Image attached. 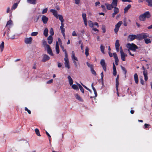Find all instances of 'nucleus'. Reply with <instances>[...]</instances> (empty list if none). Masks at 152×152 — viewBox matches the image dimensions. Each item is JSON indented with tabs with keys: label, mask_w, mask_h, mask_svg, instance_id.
<instances>
[{
	"label": "nucleus",
	"mask_w": 152,
	"mask_h": 152,
	"mask_svg": "<svg viewBox=\"0 0 152 152\" xmlns=\"http://www.w3.org/2000/svg\"><path fill=\"white\" fill-rule=\"evenodd\" d=\"M68 79L69 82V83L70 86L72 85L73 83V81L70 75H69L67 77Z\"/></svg>",
	"instance_id": "nucleus-24"
},
{
	"label": "nucleus",
	"mask_w": 152,
	"mask_h": 152,
	"mask_svg": "<svg viewBox=\"0 0 152 152\" xmlns=\"http://www.w3.org/2000/svg\"><path fill=\"white\" fill-rule=\"evenodd\" d=\"M89 49L88 47H86L85 49V54L86 57H87L89 55Z\"/></svg>",
	"instance_id": "nucleus-31"
},
{
	"label": "nucleus",
	"mask_w": 152,
	"mask_h": 152,
	"mask_svg": "<svg viewBox=\"0 0 152 152\" xmlns=\"http://www.w3.org/2000/svg\"><path fill=\"white\" fill-rule=\"evenodd\" d=\"M53 81V79H51L50 80H49L47 82V83L48 84H50L52 83Z\"/></svg>",
	"instance_id": "nucleus-56"
},
{
	"label": "nucleus",
	"mask_w": 152,
	"mask_h": 152,
	"mask_svg": "<svg viewBox=\"0 0 152 152\" xmlns=\"http://www.w3.org/2000/svg\"><path fill=\"white\" fill-rule=\"evenodd\" d=\"M137 39L139 40L145 39V38L149 37V35L146 33H142L140 34H138Z\"/></svg>",
	"instance_id": "nucleus-1"
},
{
	"label": "nucleus",
	"mask_w": 152,
	"mask_h": 152,
	"mask_svg": "<svg viewBox=\"0 0 152 152\" xmlns=\"http://www.w3.org/2000/svg\"><path fill=\"white\" fill-rule=\"evenodd\" d=\"M62 66V65H61V63H59V62H58V67H59V68H60V67H61Z\"/></svg>",
	"instance_id": "nucleus-62"
},
{
	"label": "nucleus",
	"mask_w": 152,
	"mask_h": 152,
	"mask_svg": "<svg viewBox=\"0 0 152 152\" xmlns=\"http://www.w3.org/2000/svg\"><path fill=\"white\" fill-rule=\"evenodd\" d=\"M4 47V42H2L1 44L0 45V49H1V52L3 51Z\"/></svg>",
	"instance_id": "nucleus-30"
},
{
	"label": "nucleus",
	"mask_w": 152,
	"mask_h": 152,
	"mask_svg": "<svg viewBox=\"0 0 152 152\" xmlns=\"http://www.w3.org/2000/svg\"><path fill=\"white\" fill-rule=\"evenodd\" d=\"M35 132L36 134L39 136H40L41 135L40 134V132L39 130L37 128L35 129Z\"/></svg>",
	"instance_id": "nucleus-34"
},
{
	"label": "nucleus",
	"mask_w": 152,
	"mask_h": 152,
	"mask_svg": "<svg viewBox=\"0 0 152 152\" xmlns=\"http://www.w3.org/2000/svg\"><path fill=\"white\" fill-rule=\"evenodd\" d=\"M72 58L73 61H78V59L75 56V53L74 51H72Z\"/></svg>",
	"instance_id": "nucleus-19"
},
{
	"label": "nucleus",
	"mask_w": 152,
	"mask_h": 152,
	"mask_svg": "<svg viewBox=\"0 0 152 152\" xmlns=\"http://www.w3.org/2000/svg\"><path fill=\"white\" fill-rule=\"evenodd\" d=\"M100 64L102 66L104 70L106 72V64L104 60L102 59L100 61Z\"/></svg>",
	"instance_id": "nucleus-11"
},
{
	"label": "nucleus",
	"mask_w": 152,
	"mask_h": 152,
	"mask_svg": "<svg viewBox=\"0 0 152 152\" xmlns=\"http://www.w3.org/2000/svg\"><path fill=\"white\" fill-rule=\"evenodd\" d=\"M122 24V22L121 21H120L115 25V28L114 29V31L116 34L117 33L119 28Z\"/></svg>",
	"instance_id": "nucleus-5"
},
{
	"label": "nucleus",
	"mask_w": 152,
	"mask_h": 152,
	"mask_svg": "<svg viewBox=\"0 0 152 152\" xmlns=\"http://www.w3.org/2000/svg\"><path fill=\"white\" fill-rule=\"evenodd\" d=\"M91 70L92 73L93 74L95 75H96V72L95 71L94 69L93 68L91 69Z\"/></svg>",
	"instance_id": "nucleus-47"
},
{
	"label": "nucleus",
	"mask_w": 152,
	"mask_h": 152,
	"mask_svg": "<svg viewBox=\"0 0 152 152\" xmlns=\"http://www.w3.org/2000/svg\"><path fill=\"white\" fill-rule=\"evenodd\" d=\"M38 33L37 32H32L31 34V36H36L38 34Z\"/></svg>",
	"instance_id": "nucleus-46"
},
{
	"label": "nucleus",
	"mask_w": 152,
	"mask_h": 152,
	"mask_svg": "<svg viewBox=\"0 0 152 152\" xmlns=\"http://www.w3.org/2000/svg\"><path fill=\"white\" fill-rule=\"evenodd\" d=\"M47 11H48L47 8H46L44 9L42 11V13L44 14V13H46L47 12Z\"/></svg>",
	"instance_id": "nucleus-48"
},
{
	"label": "nucleus",
	"mask_w": 152,
	"mask_h": 152,
	"mask_svg": "<svg viewBox=\"0 0 152 152\" xmlns=\"http://www.w3.org/2000/svg\"><path fill=\"white\" fill-rule=\"evenodd\" d=\"M28 2L31 4H35L36 3V0H27Z\"/></svg>",
	"instance_id": "nucleus-33"
},
{
	"label": "nucleus",
	"mask_w": 152,
	"mask_h": 152,
	"mask_svg": "<svg viewBox=\"0 0 152 152\" xmlns=\"http://www.w3.org/2000/svg\"><path fill=\"white\" fill-rule=\"evenodd\" d=\"M48 43L50 44H51L53 42V37L51 35H50L47 39Z\"/></svg>",
	"instance_id": "nucleus-21"
},
{
	"label": "nucleus",
	"mask_w": 152,
	"mask_h": 152,
	"mask_svg": "<svg viewBox=\"0 0 152 152\" xmlns=\"http://www.w3.org/2000/svg\"><path fill=\"white\" fill-rule=\"evenodd\" d=\"M18 6V4L17 3H15L13 5L12 7V9H15Z\"/></svg>",
	"instance_id": "nucleus-42"
},
{
	"label": "nucleus",
	"mask_w": 152,
	"mask_h": 152,
	"mask_svg": "<svg viewBox=\"0 0 152 152\" xmlns=\"http://www.w3.org/2000/svg\"><path fill=\"white\" fill-rule=\"evenodd\" d=\"M41 18L42 19H48V18H47L45 16L41 15H39L38 17V19L39 18Z\"/></svg>",
	"instance_id": "nucleus-36"
},
{
	"label": "nucleus",
	"mask_w": 152,
	"mask_h": 152,
	"mask_svg": "<svg viewBox=\"0 0 152 152\" xmlns=\"http://www.w3.org/2000/svg\"><path fill=\"white\" fill-rule=\"evenodd\" d=\"M50 35H51L52 36L54 34L53 30L52 28H51L50 29Z\"/></svg>",
	"instance_id": "nucleus-43"
},
{
	"label": "nucleus",
	"mask_w": 152,
	"mask_h": 152,
	"mask_svg": "<svg viewBox=\"0 0 152 152\" xmlns=\"http://www.w3.org/2000/svg\"><path fill=\"white\" fill-rule=\"evenodd\" d=\"M60 46L61 49H62L63 52H65L66 51V49L64 48V47L62 45V44H60Z\"/></svg>",
	"instance_id": "nucleus-45"
},
{
	"label": "nucleus",
	"mask_w": 152,
	"mask_h": 152,
	"mask_svg": "<svg viewBox=\"0 0 152 152\" xmlns=\"http://www.w3.org/2000/svg\"><path fill=\"white\" fill-rule=\"evenodd\" d=\"M115 45L116 50L117 52H118L119 50L120 44L119 43V40H116L115 42Z\"/></svg>",
	"instance_id": "nucleus-15"
},
{
	"label": "nucleus",
	"mask_w": 152,
	"mask_h": 152,
	"mask_svg": "<svg viewBox=\"0 0 152 152\" xmlns=\"http://www.w3.org/2000/svg\"><path fill=\"white\" fill-rule=\"evenodd\" d=\"M72 88L75 90H77V89L78 90H79L78 87L77 86L75 85V84H73L72 85Z\"/></svg>",
	"instance_id": "nucleus-39"
},
{
	"label": "nucleus",
	"mask_w": 152,
	"mask_h": 152,
	"mask_svg": "<svg viewBox=\"0 0 152 152\" xmlns=\"http://www.w3.org/2000/svg\"><path fill=\"white\" fill-rule=\"evenodd\" d=\"M113 57L115 59V62L116 65H118L119 60L116 53H113Z\"/></svg>",
	"instance_id": "nucleus-9"
},
{
	"label": "nucleus",
	"mask_w": 152,
	"mask_h": 152,
	"mask_svg": "<svg viewBox=\"0 0 152 152\" xmlns=\"http://www.w3.org/2000/svg\"><path fill=\"white\" fill-rule=\"evenodd\" d=\"M113 3V1H112L111 4H109L108 3L105 4V5L106 6L107 8V10H111L114 7L117 6V4H116V5L115 4V5Z\"/></svg>",
	"instance_id": "nucleus-7"
},
{
	"label": "nucleus",
	"mask_w": 152,
	"mask_h": 152,
	"mask_svg": "<svg viewBox=\"0 0 152 152\" xmlns=\"http://www.w3.org/2000/svg\"><path fill=\"white\" fill-rule=\"evenodd\" d=\"M12 22L11 20H9L7 22L6 27H7V28L9 29L12 25Z\"/></svg>",
	"instance_id": "nucleus-13"
},
{
	"label": "nucleus",
	"mask_w": 152,
	"mask_h": 152,
	"mask_svg": "<svg viewBox=\"0 0 152 152\" xmlns=\"http://www.w3.org/2000/svg\"><path fill=\"white\" fill-rule=\"evenodd\" d=\"M118 79H119V76L118 75L115 79L116 88V90L118 92V86H119V84Z\"/></svg>",
	"instance_id": "nucleus-18"
},
{
	"label": "nucleus",
	"mask_w": 152,
	"mask_h": 152,
	"mask_svg": "<svg viewBox=\"0 0 152 152\" xmlns=\"http://www.w3.org/2000/svg\"><path fill=\"white\" fill-rule=\"evenodd\" d=\"M83 43H81L80 46L82 50H83Z\"/></svg>",
	"instance_id": "nucleus-57"
},
{
	"label": "nucleus",
	"mask_w": 152,
	"mask_h": 152,
	"mask_svg": "<svg viewBox=\"0 0 152 152\" xmlns=\"http://www.w3.org/2000/svg\"><path fill=\"white\" fill-rule=\"evenodd\" d=\"M127 47L129 49L131 50L135 51L136 49H138V47L135 44L129 43L127 45Z\"/></svg>",
	"instance_id": "nucleus-3"
},
{
	"label": "nucleus",
	"mask_w": 152,
	"mask_h": 152,
	"mask_svg": "<svg viewBox=\"0 0 152 152\" xmlns=\"http://www.w3.org/2000/svg\"><path fill=\"white\" fill-rule=\"evenodd\" d=\"M50 59V57L48 55L45 54L43 55V58L42 61V62H45L49 60Z\"/></svg>",
	"instance_id": "nucleus-12"
},
{
	"label": "nucleus",
	"mask_w": 152,
	"mask_h": 152,
	"mask_svg": "<svg viewBox=\"0 0 152 152\" xmlns=\"http://www.w3.org/2000/svg\"><path fill=\"white\" fill-rule=\"evenodd\" d=\"M47 42L45 40H43L42 44H43V45H46V48H47V45H48V44H47Z\"/></svg>",
	"instance_id": "nucleus-50"
},
{
	"label": "nucleus",
	"mask_w": 152,
	"mask_h": 152,
	"mask_svg": "<svg viewBox=\"0 0 152 152\" xmlns=\"http://www.w3.org/2000/svg\"><path fill=\"white\" fill-rule=\"evenodd\" d=\"M143 73L145 77V80L146 81L148 80L147 71H143Z\"/></svg>",
	"instance_id": "nucleus-20"
},
{
	"label": "nucleus",
	"mask_w": 152,
	"mask_h": 152,
	"mask_svg": "<svg viewBox=\"0 0 152 152\" xmlns=\"http://www.w3.org/2000/svg\"><path fill=\"white\" fill-rule=\"evenodd\" d=\"M84 22V24L86 26L87 25V20H83Z\"/></svg>",
	"instance_id": "nucleus-60"
},
{
	"label": "nucleus",
	"mask_w": 152,
	"mask_h": 152,
	"mask_svg": "<svg viewBox=\"0 0 152 152\" xmlns=\"http://www.w3.org/2000/svg\"><path fill=\"white\" fill-rule=\"evenodd\" d=\"M61 20V26L60 28H63L64 27V20Z\"/></svg>",
	"instance_id": "nucleus-41"
},
{
	"label": "nucleus",
	"mask_w": 152,
	"mask_h": 152,
	"mask_svg": "<svg viewBox=\"0 0 152 152\" xmlns=\"http://www.w3.org/2000/svg\"><path fill=\"white\" fill-rule=\"evenodd\" d=\"M113 74L114 76H115L117 74V71L116 70V67L114 63H113Z\"/></svg>",
	"instance_id": "nucleus-23"
},
{
	"label": "nucleus",
	"mask_w": 152,
	"mask_h": 152,
	"mask_svg": "<svg viewBox=\"0 0 152 152\" xmlns=\"http://www.w3.org/2000/svg\"><path fill=\"white\" fill-rule=\"evenodd\" d=\"M75 97L76 99L79 101L80 102H82L83 101L82 99L78 94H75Z\"/></svg>",
	"instance_id": "nucleus-26"
},
{
	"label": "nucleus",
	"mask_w": 152,
	"mask_h": 152,
	"mask_svg": "<svg viewBox=\"0 0 152 152\" xmlns=\"http://www.w3.org/2000/svg\"><path fill=\"white\" fill-rule=\"evenodd\" d=\"M100 49H101V51L104 54L105 53L104 52V46H103L102 45H101L100 46Z\"/></svg>",
	"instance_id": "nucleus-35"
},
{
	"label": "nucleus",
	"mask_w": 152,
	"mask_h": 152,
	"mask_svg": "<svg viewBox=\"0 0 152 152\" xmlns=\"http://www.w3.org/2000/svg\"><path fill=\"white\" fill-rule=\"evenodd\" d=\"M146 1L148 3V5L149 6H152V0H147Z\"/></svg>",
	"instance_id": "nucleus-40"
},
{
	"label": "nucleus",
	"mask_w": 152,
	"mask_h": 152,
	"mask_svg": "<svg viewBox=\"0 0 152 152\" xmlns=\"http://www.w3.org/2000/svg\"><path fill=\"white\" fill-rule=\"evenodd\" d=\"M72 35L73 36H77V34L75 31H74L72 33Z\"/></svg>",
	"instance_id": "nucleus-59"
},
{
	"label": "nucleus",
	"mask_w": 152,
	"mask_h": 152,
	"mask_svg": "<svg viewBox=\"0 0 152 152\" xmlns=\"http://www.w3.org/2000/svg\"><path fill=\"white\" fill-rule=\"evenodd\" d=\"M50 12L53 13V15L56 18L58 19V18L59 19H63V17L62 15H57V12L56 10L51 9L50 10Z\"/></svg>",
	"instance_id": "nucleus-4"
},
{
	"label": "nucleus",
	"mask_w": 152,
	"mask_h": 152,
	"mask_svg": "<svg viewBox=\"0 0 152 152\" xmlns=\"http://www.w3.org/2000/svg\"><path fill=\"white\" fill-rule=\"evenodd\" d=\"M101 80L102 84H103V77H104V74H103V72H101ZM100 80H101L100 79L99 80V82H100Z\"/></svg>",
	"instance_id": "nucleus-32"
},
{
	"label": "nucleus",
	"mask_w": 152,
	"mask_h": 152,
	"mask_svg": "<svg viewBox=\"0 0 152 152\" xmlns=\"http://www.w3.org/2000/svg\"><path fill=\"white\" fill-rule=\"evenodd\" d=\"M46 133L48 137L49 140L50 141V139L51 138V136L47 131H46Z\"/></svg>",
	"instance_id": "nucleus-52"
},
{
	"label": "nucleus",
	"mask_w": 152,
	"mask_h": 152,
	"mask_svg": "<svg viewBox=\"0 0 152 152\" xmlns=\"http://www.w3.org/2000/svg\"><path fill=\"white\" fill-rule=\"evenodd\" d=\"M140 83L142 85H144L145 84L144 82V81L143 80L142 78L140 79Z\"/></svg>",
	"instance_id": "nucleus-49"
},
{
	"label": "nucleus",
	"mask_w": 152,
	"mask_h": 152,
	"mask_svg": "<svg viewBox=\"0 0 152 152\" xmlns=\"http://www.w3.org/2000/svg\"><path fill=\"white\" fill-rule=\"evenodd\" d=\"M32 41V38L31 37L26 38L25 39V42L26 44H31Z\"/></svg>",
	"instance_id": "nucleus-14"
},
{
	"label": "nucleus",
	"mask_w": 152,
	"mask_h": 152,
	"mask_svg": "<svg viewBox=\"0 0 152 152\" xmlns=\"http://www.w3.org/2000/svg\"><path fill=\"white\" fill-rule=\"evenodd\" d=\"M48 29L47 28H46L44 31V34L45 37H47L48 36Z\"/></svg>",
	"instance_id": "nucleus-27"
},
{
	"label": "nucleus",
	"mask_w": 152,
	"mask_h": 152,
	"mask_svg": "<svg viewBox=\"0 0 152 152\" xmlns=\"http://www.w3.org/2000/svg\"><path fill=\"white\" fill-rule=\"evenodd\" d=\"M131 7V5L130 4L128 5L124 9V13H126Z\"/></svg>",
	"instance_id": "nucleus-25"
},
{
	"label": "nucleus",
	"mask_w": 152,
	"mask_h": 152,
	"mask_svg": "<svg viewBox=\"0 0 152 152\" xmlns=\"http://www.w3.org/2000/svg\"><path fill=\"white\" fill-rule=\"evenodd\" d=\"M43 23H46L48 21V20H42Z\"/></svg>",
	"instance_id": "nucleus-61"
},
{
	"label": "nucleus",
	"mask_w": 152,
	"mask_h": 152,
	"mask_svg": "<svg viewBox=\"0 0 152 152\" xmlns=\"http://www.w3.org/2000/svg\"><path fill=\"white\" fill-rule=\"evenodd\" d=\"M65 61L64 64L65 67L66 68H67L68 69L70 68V66L69 65V61L68 59H66V58L64 59Z\"/></svg>",
	"instance_id": "nucleus-16"
},
{
	"label": "nucleus",
	"mask_w": 152,
	"mask_h": 152,
	"mask_svg": "<svg viewBox=\"0 0 152 152\" xmlns=\"http://www.w3.org/2000/svg\"><path fill=\"white\" fill-rule=\"evenodd\" d=\"M61 30V33L65 32V28H60Z\"/></svg>",
	"instance_id": "nucleus-63"
},
{
	"label": "nucleus",
	"mask_w": 152,
	"mask_h": 152,
	"mask_svg": "<svg viewBox=\"0 0 152 152\" xmlns=\"http://www.w3.org/2000/svg\"><path fill=\"white\" fill-rule=\"evenodd\" d=\"M134 79L135 83L137 84L138 83L139 79L138 75L136 73L134 74Z\"/></svg>",
	"instance_id": "nucleus-17"
},
{
	"label": "nucleus",
	"mask_w": 152,
	"mask_h": 152,
	"mask_svg": "<svg viewBox=\"0 0 152 152\" xmlns=\"http://www.w3.org/2000/svg\"><path fill=\"white\" fill-rule=\"evenodd\" d=\"M102 28L103 32L105 33L106 31V29L104 26H102Z\"/></svg>",
	"instance_id": "nucleus-51"
},
{
	"label": "nucleus",
	"mask_w": 152,
	"mask_h": 152,
	"mask_svg": "<svg viewBox=\"0 0 152 152\" xmlns=\"http://www.w3.org/2000/svg\"><path fill=\"white\" fill-rule=\"evenodd\" d=\"M46 48L47 49V53L51 56H53V54L50 45H47Z\"/></svg>",
	"instance_id": "nucleus-10"
},
{
	"label": "nucleus",
	"mask_w": 152,
	"mask_h": 152,
	"mask_svg": "<svg viewBox=\"0 0 152 152\" xmlns=\"http://www.w3.org/2000/svg\"><path fill=\"white\" fill-rule=\"evenodd\" d=\"M147 28L148 29H152V24L147 27Z\"/></svg>",
	"instance_id": "nucleus-64"
},
{
	"label": "nucleus",
	"mask_w": 152,
	"mask_h": 152,
	"mask_svg": "<svg viewBox=\"0 0 152 152\" xmlns=\"http://www.w3.org/2000/svg\"><path fill=\"white\" fill-rule=\"evenodd\" d=\"M65 53V58H66V59H68V55L67 53V52H64Z\"/></svg>",
	"instance_id": "nucleus-58"
},
{
	"label": "nucleus",
	"mask_w": 152,
	"mask_h": 152,
	"mask_svg": "<svg viewBox=\"0 0 152 152\" xmlns=\"http://www.w3.org/2000/svg\"><path fill=\"white\" fill-rule=\"evenodd\" d=\"M82 17L83 18V19H86V15L85 13H83L82 14Z\"/></svg>",
	"instance_id": "nucleus-55"
},
{
	"label": "nucleus",
	"mask_w": 152,
	"mask_h": 152,
	"mask_svg": "<svg viewBox=\"0 0 152 152\" xmlns=\"http://www.w3.org/2000/svg\"><path fill=\"white\" fill-rule=\"evenodd\" d=\"M88 25L91 27H93L94 25V24L92 21L91 20H89L88 22Z\"/></svg>",
	"instance_id": "nucleus-38"
},
{
	"label": "nucleus",
	"mask_w": 152,
	"mask_h": 152,
	"mask_svg": "<svg viewBox=\"0 0 152 152\" xmlns=\"http://www.w3.org/2000/svg\"><path fill=\"white\" fill-rule=\"evenodd\" d=\"M151 15L149 12L147 11L145 12L143 14L140 15L139 17V19L142 18H149L151 17Z\"/></svg>",
	"instance_id": "nucleus-2"
},
{
	"label": "nucleus",
	"mask_w": 152,
	"mask_h": 152,
	"mask_svg": "<svg viewBox=\"0 0 152 152\" xmlns=\"http://www.w3.org/2000/svg\"><path fill=\"white\" fill-rule=\"evenodd\" d=\"M120 53L121 55V58L123 61H124L126 60V57L127 56L126 54H125L123 51L121 47L120 48Z\"/></svg>",
	"instance_id": "nucleus-6"
},
{
	"label": "nucleus",
	"mask_w": 152,
	"mask_h": 152,
	"mask_svg": "<svg viewBox=\"0 0 152 152\" xmlns=\"http://www.w3.org/2000/svg\"><path fill=\"white\" fill-rule=\"evenodd\" d=\"M73 62L74 65L75 66V67L76 68H77V63L76 62V61H73Z\"/></svg>",
	"instance_id": "nucleus-54"
},
{
	"label": "nucleus",
	"mask_w": 152,
	"mask_h": 152,
	"mask_svg": "<svg viewBox=\"0 0 152 152\" xmlns=\"http://www.w3.org/2000/svg\"><path fill=\"white\" fill-rule=\"evenodd\" d=\"M113 3L114 5H116V4H117L118 3V0H113Z\"/></svg>",
	"instance_id": "nucleus-53"
},
{
	"label": "nucleus",
	"mask_w": 152,
	"mask_h": 152,
	"mask_svg": "<svg viewBox=\"0 0 152 152\" xmlns=\"http://www.w3.org/2000/svg\"><path fill=\"white\" fill-rule=\"evenodd\" d=\"M128 38L130 41H132L135 39H137V35L134 34L129 35L128 36Z\"/></svg>",
	"instance_id": "nucleus-8"
},
{
	"label": "nucleus",
	"mask_w": 152,
	"mask_h": 152,
	"mask_svg": "<svg viewBox=\"0 0 152 152\" xmlns=\"http://www.w3.org/2000/svg\"><path fill=\"white\" fill-rule=\"evenodd\" d=\"M144 41L145 43L146 44L150 43L151 42V39H150L147 38L145 39Z\"/></svg>",
	"instance_id": "nucleus-29"
},
{
	"label": "nucleus",
	"mask_w": 152,
	"mask_h": 152,
	"mask_svg": "<svg viewBox=\"0 0 152 152\" xmlns=\"http://www.w3.org/2000/svg\"><path fill=\"white\" fill-rule=\"evenodd\" d=\"M86 64L91 69L93 68V65L92 64H90L88 62H87Z\"/></svg>",
	"instance_id": "nucleus-44"
},
{
	"label": "nucleus",
	"mask_w": 152,
	"mask_h": 152,
	"mask_svg": "<svg viewBox=\"0 0 152 152\" xmlns=\"http://www.w3.org/2000/svg\"><path fill=\"white\" fill-rule=\"evenodd\" d=\"M56 49L57 53L58 54L60 52L59 48L58 45V43L56 41Z\"/></svg>",
	"instance_id": "nucleus-22"
},
{
	"label": "nucleus",
	"mask_w": 152,
	"mask_h": 152,
	"mask_svg": "<svg viewBox=\"0 0 152 152\" xmlns=\"http://www.w3.org/2000/svg\"><path fill=\"white\" fill-rule=\"evenodd\" d=\"M116 6H115L113 7L114 9V14H117L119 11V9L116 7Z\"/></svg>",
	"instance_id": "nucleus-28"
},
{
	"label": "nucleus",
	"mask_w": 152,
	"mask_h": 152,
	"mask_svg": "<svg viewBox=\"0 0 152 152\" xmlns=\"http://www.w3.org/2000/svg\"><path fill=\"white\" fill-rule=\"evenodd\" d=\"M121 68L123 71L124 72V74L126 75L127 73V70L123 66H121Z\"/></svg>",
	"instance_id": "nucleus-37"
}]
</instances>
